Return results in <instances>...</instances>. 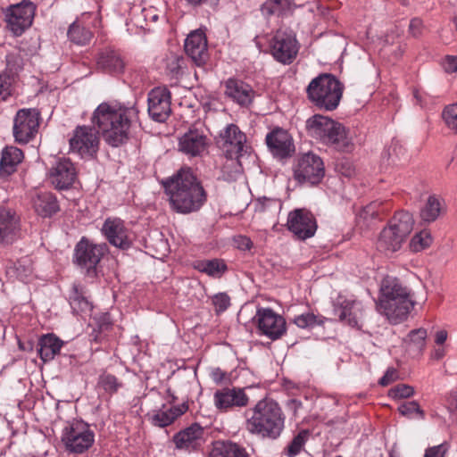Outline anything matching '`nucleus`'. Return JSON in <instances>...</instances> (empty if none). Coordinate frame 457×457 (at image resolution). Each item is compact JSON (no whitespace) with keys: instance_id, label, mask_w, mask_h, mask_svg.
<instances>
[{"instance_id":"8","label":"nucleus","mask_w":457,"mask_h":457,"mask_svg":"<svg viewBox=\"0 0 457 457\" xmlns=\"http://www.w3.org/2000/svg\"><path fill=\"white\" fill-rule=\"evenodd\" d=\"M274 59L282 64H290L296 58L299 44L295 34L289 29H278L270 43Z\"/></svg>"},{"instance_id":"43","label":"nucleus","mask_w":457,"mask_h":457,"mask_svg":"<svg viewBox=\"0 0 457 457\" xmlns=\"http://www.w3.org/2000/svg\"><path fill=\"white\" fill-rule=\"evenodd\" d=\"M433 238L428 230H422L411 238L410 248L412 252H420L428 248L432 244Z\"/></svg>"},{"instance_id":"6","label":"nucleus","mask_w":457,"mask_h":457,"mask_svg":"<svg viewBox=\"0 0 457 457\" xmlns=\"http://www.w3.org/2000/svg\"><path fill=\"white\" fill-rule=\"evenodd\" d=\"M309 100L318 108L335 110L342 98L343 85L333 75L324 73L314 78L307 87Z\"/></svg>"},{"instance_id":"39","label":"nucleus","mask_w":457,"mask_h":457,"mask_svg":"<svg viewBox=\"0 0 457 457\" xmlns=\"http://www.w3.org/2000/svg\"><path fill=\"white\" fill-rule=\"evenodd\" d=\"M440 212V200L435 195H430L420 210V218L424 222L430 223L438 218Z\"/></svg>"},{"instance_id":"28","label":"nucleus","mask_w":457,"mask_h":457,"mask_svg":"<svg viewBox=\"0 0 457 457\" xmlns=\"http://www.w3.org/2000/svg\"><path fill=\"white\" fill-rule=\"evenodd\" d=\"M63 342L54 334L44 335L38 341V353L44 362L52 361L60 353Z\"/></svg>"},{"instance_id":"36","label":"nucleus","mask_w":457,"mask_h":457,"mask_svg":"<svg viewBox=\"0 0 457 457\" xmlns=\"http://www.w3.org/2000/svg\"><path fill=\"white\" fill-rule=\"evenodd\" d=\"M97 65L105 71L118 73L123 71L125 62L120 54L114 51H106L99 55Z\"/></svg>"},{"instance_id":"47","label":"nucleus","mask_w":457,"mask_h":457,"mask_svg":"<svg viewBox=\"0 0 457 457\" xmlns=\"http://www.w3.org/2000/svg\"><path fill=\"white\" fill-rule=\"evenodd\" d=\"M398 411L401 415L407 418H411L415 414L420 420L425 419V412L416 401L403 403L398 407Z\"/></svg>"},{"instance_id":"60","label":"nucleus","mask_w":457,"mask_h":457,"mask_svg":"<svg viewBox=\"0 0 457 457\" xmlns=\"http://www.w3.org/2000/svg\"><path fill=\"white\" fill-rule=\"evenodd\" d=\"M237 242L238 248H240L242 250H249V249H251V247L253 245V243L250 240V238H248L246 237H239L237 239Z\"/></svg>"},{"instance_id":"58","label":"nucleus","mask_w":457,"mask_h":457,"mask_svg":"<svg viewBox=\"0 0 457 457\" xmlns=\"http://www.w3.org/2000/svg\"><path fill=\"white\" fill-rule=\"evenodd\" d=\"M398 378L397 370L394 368H389L386 370L384 376L379 379L378 384L382 386H388L389 384L395 381Z\"/></svg>"},{"instance_id":"27","label":"nucleus","mask_w":457,"mask_h":457,"mask_svg":"<svg viewBox=\"0 0 457 457\" xmlns=\"http://www.w3.org/2000/svg\"><path fill=\"white\" fill-rule=\"evenodd\" d=\"M187 409L188 405L185 403L169 409L163 407L162 409L155 411L149 419L154 426L164 428L172 424L179 417L183 415Z\"/></svg>"},{"instance_id":"10","label":"nucleus","mask_w":457,"mask_h":457,"mask_svg":"<svg viewBox=\"0 0 457 457\" xmlns=\"http://www.w3.org/2000/svg\"><path fill=\"white\" fill-rule=\"evenodd\" d=\"M37 6L29 0L9 6L5 12L7 28L15 36H21L33 22Z\"/></svg>"},{"instance_id":"38","label":"nucleus","mask_w":457,"mask_h":457,"mask_svg":"<svg viewBox=\"0 0 457 457\" xmlns=\"http://www.w3.org/2000/svg\"><path fill=\"white\" fill-rule=\"evenodd\" d=\"M68 37L71 41L77 45H86L91 40L92 33L79 21H75L70 26Z\"/></svg>"},{"instance_id":"48","label":"nucleus","mask_w":457,"mask_h":457,"mask_svg":"<svg viewBox=\"0 0 457 457\" xmlns=\"http://www.w3.org/2000/svg\"><path fill=\"white\" fill-rule=\"evenodd\" d=\"M442 118L445 126L457 133V103L445 106L442 112Z\"/></svg>"},{"instance_id":"9","label":"nucleus","mask_w":457,"mask_h":457,"mask_svg":"<svg viewBox=\"0 0 457 457\" xmlns=\"http://www.w3.org/2000/svg\"><path fill=\"white\" fill-rule=\"evenodd\" d=\"M62 441L68 451L81 453L93 445L95 435L87 423L75 421L64 428Z\"/></svg>"},{"instance_id":"24","label":"nucleus","mask_w":457,"mask_h":457,"mask_svg":"<svg viewBox=\"0 0 457 457\" xmlns=\"http://www.w3.org/2000/svg\"><path fill=\"white\" fill-rule=\"evenodd\" d=\"M49 179L56 188H69L76 179V170L73 163L65 158L59 159L51 168Z\"/></svg>"},{"instance_id":"2","label":"nucleus","mask_w":457,"mask_h":457,"mask_svg":"<svg viewBox=\"0 0 457 457\" xmlns=\"http://www.w3.org/2000/svg\"><path fill=\"white\" fill-rule=\"evenodd\" d=\"M133 115L132 109L102 103L95 110L91 120L102 132L104 140L109 145L118 147L129 139Z\"/></svg>"},{"instance_id":"5","label":"nucleus","mask_w":457,"mask_h":457,"mask_svg":"<svg viewBox=\"0 0 457 457\" xmlns=\"http://www.w3.org/2000/svg\"><path fill=\"white\" fill-rule=\"evenodd\" d=\"M309 137L338 151L348 152L353 147L352 139L347 136L345 127L320 114H315L305 122Z\"/></svg>"},{"instance_id":"37","label":"nucleus","mask_w":457,"mask_h":457,"mask_svg":"<svg viewBox=\"0 0 457 457\" xmlns=\"http://www.w3.org/2000/svg\"><path fill=\"white\" fill-rule=\"evenodd\" d=\"M427 330L417 328L410 331L403 339L406 349L412 353L420 354L426 346Z\"/></svg>"},{"instance_id":"30","label":"nucleus","mask_w":457,"mask_h":457,"mask_svg":"<svg viewBox=\"0 0 457 457\" xmlns=\"http://www.w3.org/2000/svg\"><path fill=\"white\" fill-rule=\"evenodd\" d=\"M403 242L404 240L403 238L386 227L379 235L377 242V249L386 255L392 254L402 247Z\"/></svg>"},{"instance_id":"3","label":"nucleus","mask_w":457,"mask_h":457,"mask_svg":"<svg viewBox=\"0 0 457 457\" xmlns=\"http://www.w3.org/2000/svg\"><path fill=\"white\" fill-rule=\"evenodd\" d=\"M414 305L410 291L394 277H386L380 286L378 312L394 324L407 319Z\"/></svg>"},{"instance_id":"59","label":"nucleus","mask_w":457,"mask_h":457,"mask_svg":"<svg viewBox=\"0 0 457 457\" xmlns=\"http://www.w3.org/2000/svg\"><path fill=\"white\" fill-rule=\"evenodd\" d=\"M423 29V23L422 21L419 18H413L409 25V31L410 33L417 37L420 35H421Z\"/></svg>"},{"instance_id":"52","label":"nucleus","mask_w":457,"mask_h":457,"mask_svg":"<svg viewBox=\"0 0 457 457\" xmlns=\"http://www.w3.org/2000/svg\"><path fill=\"white\" fill-rule=\"evenodd\" d=\"M13 78L5 71L0 72V101H5L12 95Z\"/></svg>"},{"instance_id":"21","label":"nucleus","mask_w":457,"mask_h":457,"mask_svg":"<svg viewBox=\"0 0 457 457\" xmlns=\"http://www.w3.org/2000/svg\"><path fill=\"white\" fill-rule=\"evenodd\" d=\"M208 138L198 129H189L179 137L178 150L188 157L201 156L207 148Z\"/></svg>"},{"instance_id":"46","label":"nucleus","mask_w":457,"mask_h":457,"mask_svg":"<svg viewBox=\"0 0 457 457\" xmlns=\"http://www.w3.org/2000/svg\"><path fill=\"white\" fill-rule=\"evenodd\" d=\"M184 58L180 55L170 54L166 58V71L172 77H179L183 73Z\"/></svg>"},{"instance_id":"13","label":"nucleus","mask_w":457,"mask_h":457,"mask_svg":"<svg viewBox=\"0 0 457 457\" xmlns=\"http://www.w3.org/2000/svg\"><path fill=\"white\" fill-rule=\"evenodd\" d=\"M70 148L81 157H93L99 148L98 132L89 126H78L70 139Z\"/></svg>"},{"instance_id":"32","label":"nucleus","mask_w":457,"mask_h":457,"mask_svg":"<svg viewBox=\"0 0 457 457\" xmlns=\"http://www.w3.org/2000/svg\"><path fill=\"white\" fill-rule=\"evenodd\" d=\"M413 223V218L411 213L408 212H399L391 219L387 228L405 240L412 230Z\"/></svg>"},{"instance_id":"26","label":"nucleus","mask_w":457,"mask_h":457,"mask_svg":"<svg viewBox=\"0 0 457 457\" xmlns=\"http://www.w3.org/2000/svg\"><path fill=\"white\" fill-rule=\"evenodd\" d=\"M225 93L241 106L249 105L254 97V91L250 85L235 79L227 80Z\"/></svg>"},{"instance_id":"45","label":"nucleus","mask_w":457,"mask_h":457,"mask_svg":"<svg viewBox=\"0 0 457 457\" xmlns=\"http://www.w3.org/2000/svg\"><path fill=\"white\" fill-rule=\"evenodd\" d=\"M309 438V431L307 430H302L300 431L291 441V443L287 447V454L288 457H295L297 455L301 450L303 449V445H305L306 441Z\"/></svg>"},{"instance_id":"11","label":"nucleus","mask_w":457,"mask_h":457,"mask_svg":"<svg viewBox=\"0 0 457 457\" xmlns=\"http://www.w3.org/2000/svg\"><path fill=\"white\" fill-rule=\"evenodd\" d=\"M325 175L322 159L313 154L306 153L299 156L294 167V178L298 182L319 183Z\"/></svg>"},{"instance_id":"15","label":"nucleus","mask_w":457,"mask_h":457,"mask_svg":"<svg viewBox=\"0 0 457 457\" xmlns=\"http://www.w3.org/2000/svg\"><path fill=\"white\" fill-rule=\"evenodd\" d=\"M106 252V244H94L86 237H82L75 246L74 259L78 265L87 271L95 270Z\"/></svg>"},{"instance_id":"23","label":"nucleus","mask_w":457,"mask_h":457,"mask_svg":"<svg viewBox=\"0 0 457 457\" xmlns=\"http://www.w3.org/2000/svg\"><path fill=\"white\" fill-rule=\"evenodd\" d=\"M204 428L195 423L173 436V443L178 450L193 452L199 449L204 442Z\"/></svg>"},{"instance_id":"19","label":"nucleus","mask_w":457,"mask_h":457,"mask_svg":"<svg viewBox=\"0 0 457 457\" xmlns=\"http://www.w3.org/2000/svg\"><path fill=\"white\" fill-rule=\"evenodd\" d=\"M102 232L108 242L115 247L128 249L132 244L131 235L119 218H108L104 222Z\"/></svg>"},{"instance_id":"56","label":"nucleus","mask_w":457,"mask_h":457,"mask_svg":"<svg viewBox=\"0 0 457 457\" xmlns=\"http://www.w3.org/2000/svg\"><path fill=\"white\" fill-rule=\"evenodd\" d=\"M448 449L449 446L447 443L430 446L425 450L424 457H445Z\"/></svg>"},{"instance_id":"16","label":"nucleus","mask_w":457,"mask_h":457,"mask_svg":"<svg viewBox=\"0 0 457 457\" xmlns=\"http://www.w3.org/2000/svg\"><path fill=\"white\" fill-rule=\"evenodd\" d=\"M287 227L297 238L304 240L314 236L317 222L310 211L295 209L288 213Z\"/></svg>"},{"instance_id":"64","label":"nucleus","mask_w":457,"mask_h":457,"mask_svg":"<svg viewBox=\"0 0 457 457\" xmlns=\"http://www.w3.org/2000/svg\"><path fill=\"white\" fill-rule=\"evenodd\" d=\"M445 354V349L443 347H439L435 349L431 353V358L435 360H441Z\"/></svg>"},{"instance_id":"44","label":"nucleus","mask_w":457,"mask_h":457,"mask_svg":"<svg viewBox=\"0 0 457 457\" xmlns=\"http://www.w3.org/2000/svg\"><path fill=\"white\" fill-rule=\"evenodd\" d=\"M24 66V53L13 51L6 55V70L10 73H18Z\"/></svg>"},{"instance_id":"54","label":"nucleus","mask_w":457,"mask_h":457,"mask_svg":"<svg viewBox=\"0 0 457 457\" xmlns=\"http://www.w3.org/2000/svg\"><path fill=\"white\" fill-rule=\"evenodd\" d=\"M212 303L215 306L216 312H222L230 305V298L227 294L220 293L212 297Z\"/></svg>"},{"instance_id":"29","label":"nucleus","mask_w":457,"mask_h":457,"mask_svg":"<svg viewBox=\"0 0 457 457\" xmlns=\"http://www.w3.org/2000/svg\"><path fill=\"white\" fill-rule=\"evenodd\" d=\"M33 273L32 262L29 257H22L13 262L8 261L6 264V275L11 279L26 281Z\"/></svg>"},{"instance_id":"4","label":"nucleus","mask_w":457,"mask_h":457,"mask_svg":"<svg viewBox=\"0 0 457 457\" xmlns=\"http://www.w3.org/2000/svg\"><path fill=\"white\" fill-rule=\"evenodd\" d=\"M285 427V415L280 406L274 401L262 399L252 410L246 420V430L262 438L276 439Z\"/></svg>"},{"instance_id":"25","label":"nucleus","mask_w":457,"mask_h":457,"mask_svg":"<svg viewBox=\"0 0 457 457\" xmlns=\"http://www.w3.org/2000/svg\"><path fill=\"white\" fill-rule=\"evenodd\" d=\"M185 52L197 65H204L208 59L207 40L204 33L200 30L191 32L185 40Z\"/></svg>"},{"instance_id":"1","label":"nucleus","mask_w":457,"mask_h":457,"mask_svg":"<svg viewBox=\"0 0 457 457\" xmlns=\"http://www.w3.org/2000/svg\"><path fill=\"white\" fill-rule=\"evenodd\" d=\"M162 185L170 208L178 213L197 212L206 202V192L190 168H181Z\"/></svg>"},{"instance_id":"34","label":"nucleus","mask_w":457,"mask_h":457,"mask_svg":"<svg viewBox=\"0 0 457 457\" xmlns=\"http://www.w3.org/2000/svg\"><path fill=\"white\" fill-rule=\"evenodd\" d=\"M194 268L214 278H220L228 270L225 262L220 259L198 260L194 262Z\"/></svg>"},{"instance_id":"17","label":"nucleus","mask_w":457,"mask_h":457,"mask_svg":"<svg viewBox=\"0 0 457 457\" xmlns=\"http://www.w3.org/2000/svg\"><path fill=\"white\" fill-rule=\"evenodd\" d=\"M148 113L158 122L165 121L171 113L170 92L166 87H156L148 93Z\"/></svg>"},{"instance_id":"35","label":"nucleus","mask_w":457,"mask_h":457,"mask_svg":"<svg viewBox=\"0 0 457 457\" xmlns=\"http://www.w3.org/2000/svg\"><path fill=\"white\" fill-rule=\"evenodd\" d=\"M209 457H249L245 450L231 442H216Z\"/></svg>"},{"instance_id":"42","label":"nucleus","mask_w":457,"mask_h":457,"mask_svg":"<svg viewBox=\"0 0 457 457\" xmlns=\"http://www.w3.org/2000/svg\"><path fill=\"white\" fill-rule=\"evenodd\" d=\"M70 304L76 313L86 312L91 310V304L76 287H73V292L70 295Z\"/></svg>"},{"instance_id":"62","label":"nucleus","mask_w":457,"mask_h":457,"mask_svg":"<svg viewBox=\"0 0 457 457\" xmlns=\"http://www.w3.org/2000/svg\"><path fill=\"white\" fill-rule=\"evenodd\" d=\"M447 339V331L445 329L438 330L435 335V342L437 345H443Z\"/></svg>"},{"instance_id":"63","label":"nucleus","mask_w":457,"mask_h":457,"mask_svg":"<svg viewBox=\"0 0 457 457\" xmlns=\"http://www.w3.org/2000/svg\"><path fill=\"white\" fill-rule=\"evenodd\" d=\"M212 378L215 382H220L224 378V373L220 369H215L212 371Z\"/></svg>"},{"instance_id":"7","label":"nucleus","mask_w":457,"mask_h":457,"mask_svg":"<svg viewBox=\"0 0 457 457\" xmlns=\"http://www.w3.org/2000/svg\"><path fill=\"white\" fill-rule=\"evenodd\" d=\"M245 141V135L235 124H228L220 133L217 138L218 146L228 158V163L224 166V169L228 166L235 168L233 174L228 176L230 179H236L237 175L240 173V167L237 159L243 152Z\"/></svg>"},{"instance_id":"18","label":"nucleus","mask_w":457,"mask_h":457,"mask_svg":"<svg viewBox=\"0 0 457 457\" xmlns=\"http://www.w3.org/2000/svg\"><path fill=\"white\" fill-rule=\"evenodd\" d=\"M21 237L20 217L13 210L0 206V245H12Z\"/></svg>"},{"instance_id":"55","label":"nucleus","mask_w":457,"mask_h":457,"mask_svg":"<svg viewBox=\"0 0 457 457\" xmlns=\"http://www.w3.org/2000/svg\"><path fill=\"white\" fill-rule=\"evenodd\" d=\"M378 204L371 203L365 206L359 213V220H363L364 221H368L369 220H373L378 216Z\"/></svg>"},{"instance_id":"57","label":"nucleus","mask_w":457,"mask_h":457,"mask_svg":"<svg viewBox=\"0 0 457 457\" xmlns=\"http://www.w3.org/2000/svg\"><path fill=\"white\" fill-rule=\"evenodd\" d=\"M442 68L447 73L457 72V55H446L441 62Z\"/></svg>"},{"instance_id":"40","label":"nucleus","mask_w":457,"mask_h":457,"mask_svg":"<svg viewBox=\"0 0 457 457\" xmlns=\"http://www.w3.org/2000/svg\"><path fill=\"white\" fill-rule=\"evenodd\" d=\"M324 321V317L315 315L313 312H311L296 315L293 319L294 324H295L300 328H312L317 325H322Z\"/></svg>"},{"instance_id":"53","label":"nucleus","mask_w":457,"mask_h":457,"mask_svg":"<svg viewBox=\"0 0 457 457\" xmlns=\"http://www.w3.org/2000/svg\"><path fill=\"white\" fill-rule=\"evenodd\" d=\"M286 5V0H267L262 6L264 15L279 14Z\"/></svg>"},{"instance_id":"20","label":"nucleus","mask_w":457,"mask_h":457,"mask_svg":"<svg viewBox=\"0 0 457 457\" xmlns=\"http://www.w3.org/2000/svg\"><path fill=\"white\" fill-rule=\"evenodd\" d=\"M266 144L270 153L277 157L286 158L295 152L294 140L287 129L274 128L266 135Z\"/></svg>"},{"instance_id":"50","label":"nucleus","mask_w":457,"mask_h":457,"mask_svg":"<svg viewBox=\"0 0 457 457\" xmlns=\"http://www.w3.org/2000/svg\"><path fill=\"white\" fill-rule=\"evenodd\" d=\"M98 385L108 394H114L121 386V383L112 374L104 373L99 377Z\"/></svg>"},{"instance_id":"49","label":"nucleus","mask_w":457,"mask_h":457,"mask_svg":"<svg viewBox=\"0 0 457 457\" xmlns=\"http://www.w3.org/2000/svg\"><path fill=\"white\" fill-rule=\"evenodd\" d=\"M353 302L344 301L340 303V307L336 309L337 315L342 321H346L351 327L358 326V320L355 317L352 316V307Z\"/></svg>"},{"instance_id":"61","label":"nucleus","mask_w":457,"mask_h":457,"mask_svg":"<svg viewBox=\"0 0 457 457\" xmlns=\"http://www.w3.org/2000/svg\"><path fill=\"white\" fill-rule=\"evenodd\" d=\"M448 409L450 411H457V391L452 392L447 399Z\"/></svg>"},{"instance_id":"31","label":"nucleus","mask_w":457,"mask_h":457,"mask_svg":"<svg viewBox=\"0 0 457 457\" xmlns=\"http://www.w3.org/2000/svg\"><path fill=\"white\" fill-rule=\"evenodd\" d=\"M23 153L15 146H6L2 151L0 160V173L10 175L12 173L16 166L22 161Z\"/></svg>"},{"instance_id":"41","label":"nucleus","mask_w":457,"mask_h":457,"mask_svg":"<svg viewBox=\"0 0 457 457\" xmlns=\"http://www.w3.org/2000/svg\"><path fill=\"white\" fill-rule=\"evenodd\" d=\"M282 208V202L278 198L261 197L256 202L255 209L260 212L279 213Z\"/></svg>"},{"instance_id":"22","label":"nucleus","mask_w":457,"mask_h":457,"mask_svg":"<svg viewBox=\"0 0 457 457\" xmlns=\"http://www.w3.org/2000/svg\"><path fill=\"white\" fill-rule=\"evenodd\" d=\"M214 404L221 411H228L235 407H244L248 403V396L243 388L225 387L214 393Z\"/></svg>"},{"instance_id":"33","label":"nucleus","mask_w":457,"mask_h":457,"mask_svg":"<svg viewBox=\"0 0 457 457\" xmlns=\"http://www.w3.org/2000/svg\"><path fill=\"white\" fill-rule=\"evenodd\" d=\"M35 211L43 217L55 213L59 207L54 195L49 192H41L33 198Z\"/></svg>"},{"instance_id":"51","label":"nucleus","mask_w":457,"mask_h":457,"mask_svg":"<svg viewBox=\"0 0 457 457\" xmlns=\"http://www.w3.org/2000/svg\"><path fill=\"white\" fill-rule=\"evenodd\" d=\"M415 393L414 387L407 384H398L388 391V396L394 400L411 397Z\"/></svg>"},{"instance_id":"12","label":"nucleus","mask_w":457,"mask_h":457,"mask_svg":"<svg viewBox=\"0 0 457 457\" xmlns=\"http://www.w3.org/2000/svg\"><path fill=\"white\" fill-rule=\"evenodd\" d=\"M253 320L260 334L273 341L287 332L286 320L270 308H258Z\"/></svg>"},{"instance_id":"14","label":"nucleus","mask_w":457,"mask_h":457,"mask_svg":"<svg viewBox=\"0 0 457 457\" xmlns=\"http://www.w3.org/2000/svg\"><path fill=\"white\" fill-rule=\"evenodd\" d=\"M39 127V112L36 109H21L14 118L13 136L21 144L30 141Z\"/></svg>"}]
</instances>
